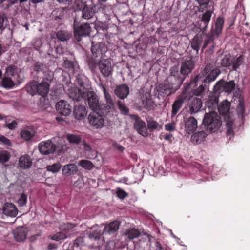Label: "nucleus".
<instances>
[{
    "label": "nucleus",
    "instance_id": "1",
    "mask_svg": "<svg viewBox=\"0 0 250 250\" xmlns=\"http://www.w3.org/2000/svg\"><path fill=\"white\" fill-rule=\"evenodd\" d=\"M99 86L104 93L105 103L100 102V98L93 91H89L86 94V103L93 111H98L104 116L115 110V104L111 95L105 86L101 83Z\"/></svg>",
    "mask_w": 250,
    "mask_h": 250
},
{
    "label": "nucleus",
    "instance_id": "2",
    "mask_svg": "<svg viewBox=\"0 0 250 250\" xmlns=\"http://www.w3.org/2000/svg\"><path fill=\"white\" fill-rule=\"evenodd\" d=\"M220 73V69L218 68L213 69V66L211 63L207 64L204 69L199 74L195 76L189 83L193 87H195L197 86L200 82L203 83L195 90V94L197 95H200L206 89L209 91L210 84L216 79Z\"/></svg>",
    "mask_w": 250,
    "mask_h": 250
},
{
    "label": "nucleus",
    "instance_id": "3",
    "mask_svg": "<svg viewBox=\"0 0 250 250\" xmlns=\"http://www.w3.org/2000/svg\"><path fill=\"white\" fill-rule=\"evenodd\" d=\"M50 84L48 83L42 82L39 83L36 81H32L27 84L25 87L28 93L34 96L39 95L42 96L40 99V104L43 106L47 105L48 99L46 98L49 91Z\"/></svg>",
    "mask_w": 250,
    "mask_h": 250
},
{
    "label": "nucleus",
    "instance_id": "4",
    "mask_svg": "<svg viewBox=\"0 0 250 250\" xmlns=\"http://www.w3.org/2000/svg\"><path fill=\"white\" fill-rule=\"evenodd\" d=\"M203 124L205 126L207 131L209 133L216 132L222 125L220 116L214 111L206 113L203 121Z\"/></svg>",
    "mask_w": 250,
    "mask_h": 250
},
{
    "label": "nucleus",
    "instance_id": "5",
    "mask_svg": "<svg viewBox=\"0 0 250 250\" xmlns=\"http://www.w3.org/2000/svg\"><path fill=\"white\" fill-rule=\"evenodd\" d=\"M74 35L77 42L81 41L82 37L89 36L91 32V27L89 23H80L76 19L74 21Z\"/></svg>",
    "mask_w": 250,
    "mask_h": 250
},
{
    "label": "nucleus",
    "instance_id": "6",
    "mask_svg": "<svg viewBox=\"0 0 250 250\" xmlns=\"http://www.w3.org/2000/svg\"><path fill=\"white\" fill-rule=\"evenodd\" d=\"M183 83L181 80L167 76L164 83L163 92L167 96L173 94L180 88Z\"/></svg>",
    "mask_w": 250,
    "mask_h": 250
},
{
    "label": "nucleus",
    "instance_id": "7",
    "mask_svg": "<svg viewBox=\"0 0 250 250\" xmlns=\"http://www.w3.org/2000/svg\"><path fill=\"white\" fill-rule=\"evenodd\" d=\"M196 57L189 56L184 60L181 63L179 69L181 73L186 78L189 74L191 73L196 66Z\"/></svg>",
    "mask_w": 250,
    "mask_h": 250
},
{
    "label": "nucleus",
    "instance_id": "8",
    "mask_svg": "<svg viewBox=\"0 0 250 250\" xmlns=\"http://www.w3.org/2000/svg\"><path fill=\"white\" fill-rule=\"evenodd\" d=\"M103 116L102 114L98 111H93L90 113L88 117V120L90 125L96 129L102 128L104 125Z\"/></svg>",
    "mask_w": 250,
    "mask_h": 250
},
{
    "label": "nucleus",
    "instance_id": "9",
    "mask_svg": "<svg viewBox=\"0 0 250 250\" xmlns=\"http://www.w3.org/2000/svg\"><path fill=\"white\" fill-rule=\"evenodd\" d=\"M98 66L101 73L104 77L107 78L112 75L113 68L109 59H101L98 63Z\"/></svg>",
    "mask_w": 250,
    "mask_h": 250
},
{
    "label": "nucleus",
    "instance_id": "10",
    "mask_svg": "<svg viewBox=\"0 0 250 250\" xmlns=\"http://www.w3.org/2000/svg\"><path fill=\"white\" fill-rule=\"evenodd\" d=\"M58 146L53 143L52 140L42 141L39 144V150L42 155H49L54 153Z\"/></svg>",
    "mask_w": 250,
    "mask_h": 250
},
{
    "label": "nucleus",
    "instance_id": "11",
    "mask_svg": "<svg viewBox=\"0 0 250 250\" xmlns=\"http://www.w3.org/2000/svg\"><path fill=\"white\" fill-rule=\"evenodd\" d=\"M138 104L139 107L142 109L152 110L154 107V102L150 94L146 92L142 93Z\"/></svg>",
    "mask_w": 250,
    "mask_h": 250
},
{
    "label": "nucleus",
    "instance_id": "12",
    "mask_svg": "<svg viewBox=\"0 0 250 250\" xmlns=\"http://www.w3.org/2000/svg\"><path fill=\"white\" fill-rule=\"evenodd\" d=\"M130 117L135 120L134 126L138 133L143 136H147L148 133L147 131L145 122L137 115H131Z\"/></svg>",
    "mask_w": 250,
    "mask_h": 250
},
{
    "label": "nucleus",
    "instance_id": "13",
    "mask_svg": "<svg viewBox=\"0 0 250 250\" xmlns=\"http://www.w3.org/2000/svg\"><path fill=\"white\" fill-rule=\"evenodd\" d=\"M213 11L207 10L202 16L201 19L197 22V26L202 32H206L210 21Z\"/></svg>",
    "mask_w": 250,
    "mask_h": 250
},
{
    "label": "nucleus",
    "instance_id": "14",
    "mask_svg": "<svg viewBox=\"0 0 250 250\" xmlns=\"http://www.w3.org/2000/svg\"><path fill=\"white\" fill-rule=\"evenodd\" d=\"M230 102L227 100H224L221 102L217 107L219 113L224 116L225 120L233 119L230 112Z\"/></svg>",
    "mask_w": 250,
    "mask_h": 250
},
{
    "label": "nucleus",
    "instance_id": "15",
    "mask_svg": "<svg viewBox=\"0 0 250 250\" xmlns=\"http://www.w3.org/2000/svg\"><path fill=\"white\" fill-rule=\"evenodd\" d=\"M202 104L201 99L199 98L190 99L188 104L189 113L192 115L198 112L202 107Z\"/></svg>",
    "mask_w": 250,
    "mask_h": 250
},
{
    "label": "nucleus",
    "instance_id": "16",
    "mask_svg": "<svg viewBox=\"0 0 250 250\" xmlns=\"http://www.w3.org/2000/svg\"><path fill=\"white\" fill-rule=\"evenodd\" d=\"M107 50V47L104 43L101 42H92L91 51L93 57H98L102 56V54L105 53Z\"/></svg>",
    "mask_w": 250,
    "mask_h": 250
},
{
    "label": "nucleus",
    "instance_id": "17",
    "mask_svg": "<svg viewBox=\"0 0 250 250\" xmlns=\"http://www.w3.org/2000/svg\"><path fill=\"white\" fill-rule=\"evenodd\" d=\"M56 107L57 111L64 116H68L71 112L72 106L64 100L59 101L56 105Z\"/></svg>",
    "mask_w": 250,
    "mask_h": 250
},
{
    "label": "nucleus",
    "instance_id": "18",
    "mask_svg": "<svg viewBox=\"0 0 250 250\" xmlns=\"http://www.w3.org/2000/svg\"><path fill=\"white\" fill-rule=\"evenodd\" d=\"M204 35V32H202L200 34H197L190 42L191 48L196 51V54L197 55L199 54L200 48L202 42H203Z\"/></svg>",
    "mask_w": 250,
    "mask_h": 250
},
{
    "label": "nucleus",
    "instance_id": "19",
    "mask_svg": "<svg viewBox=\"0 0 250 250\" xmlns=\"http://www.w3.org/2000/svg\"><path fill=\"white\" fill-rule=\"evenodd\" d=\"M3 213L11 217H15L18 214V209L15 205L11 203H5L2 208Z\"/></svg>",
    "mask_w": 250,
    "mask_h": 250
},
{
    "label": "nucleus",
    "instance_id": "20",
    "mask_svg": "<svg viewBox=\"0 0 250 250\" xmlns=\"http://www.w3.org/2000/svg\"><path fill=\"white\" fill-rule=\"evenodd\" d=\"M185 128L188 134L195 131L197 128V121L192 116H190L185 120Z\"/></svg>",
    "mask_w": 250,
    "mask_h": 250
},
{
    "label": "nucleus",
    "instance_id": "21",
    "mask_svg": "<svg viewBox=\"0 0 250 250\" xmlns=\"http://www.w3.org/2000/svg\"><path fill=\"white\" fill-rule=\"evenodd\" d=\"M129 93V87L125 84L119 85L114 89L115 94L120 99H124Z\"/></svg>",
    "mask_w": 250,
    "mask_h": 250
},
{
    "label": "nucleus",
    "instance_id": "22",
    "mask_svg": "<svg viewBox=\"0 0 250 250\" xmlns=\"http://www.w3.org/2000/svg\"><path fill=\"white\" fill-rule=\"evenodd\" d=\"M87 114V111L84 105L78 104L74 106L73 115L76 119L81 120L84 118Z\"/></svg>",
    "mask_w": 250,
    "mask_h": 250
},
{
    "label": "nucleus",
    "instance_id": "23",
    "mask_svg": "<svg viewBox=\"0 0 250 250\" xmlns=\"http://www.w3.org/2000/svg\"><path fill=\"white\" fill-rule=\"evenodd\" d=\"M120 226V223L119 221L117 220L113 221L104 227L102 233L103 234H114L118 231Z\"/></svg>",
    "mask_w": 250,
    "mask_h": 250
},
{
    "label": "nucleus",
    "instance_id": "24",
    "mask_svg": "<svg viewBox=\"0 0 250 250\" xmlns=\"http://www.w3.org/2000/svg\"><path fill=\"white\" fill-rule=\"evenodd\" d=\"M68 95L73 101H80L85 96V93L79 88L74 87L69 90Z\"/></svg>",
    "mask_w": 250,
    "mask_h": 250
},
{
    "label": "nucleus",
    "instance_id": "25",
    "mask_svg": "<svg viewBox=\"0 0 250 250\" xmlns=\"http://www.w3.org/2000/svg\"><path fill=\"white\" fill-rule=\"evenodd\" d=\"M204 38L203 39L204 43L202 48V51L207 48L208 45L209 43H212L211 48H210L209 51H213L214 48V40H215V35L214 34L213 32H210L208 34H206L205 32H204Z\"/></svg>",
    "mask_w": 250,
    "mask_h": 250
},
{
    "label": "nucleus",
    "instance_id": "26",
    "mask_svg": "<svg viewBox=\"0 0 250 250\" xmlns=\"http://www.w3.org/2000/svg\"><path fill=\"white\" fill-rule=\"evenodd\" d=\"M13 233L15 240L17 241L21 242L26 238L27 230L24 227H18L14 230Z\"/></svg>",
    "mask_w": 250,
    "mask_h": 250
},
{
    "label": "nucleus",
    "instance_id": "27",
    "mask_svg": "<svg viewBox=\"0 0 250 250\" xmlns=\"http://www.w3.org/2000/svg\"><path fill=\"white\" fill-rule=\"evenodd\" d=\"M172 78L184 81L186 78L182 75L178 65H174L169 69V74L168 76Z\"/></svg>",
    "mask_w": 250,
    "mask_h": 250
},
{
    "label": "nucleus",
    "instance_id": "28",
    "mask_svg": "<svg viewBox=\"0 0 250 250\" xmlns=\"http://www.w3.org/2000/svg\"><path fill=\"white\" fill-rule=\"evenodd\" d=\"M185 100V97L180 96L179 97L178 99L174 102L172 106V117L175 116L180 110L183 106Z\"/></svg>",
    "mask_w": 250,
    "mask_h": 250
},
{
    "label": "nucleus",
    "instance_id": "29",
    "mask_svg": "<svg viewBox=\"0 0 250 250\" xmlns=\"http://www.w3.org/2000/svg\"><path fill=\"white\" fill-rule=\"evenodd\" d=\"M207 135V133L204 130L198 131L192 135L191 141L194 144H200L205 140Z\"/></svg>",
    "mask_w": 250,
    "mask_h": 250
},
{
    "label": "nucleus",
    "instance_id": "30",
    "mask_svg": "<svg viewBox=\"0 0 250 250\" xmlns=\"http://www.w3.org/2000/svg\"><path fill=\"white\" fill-rule=\"evenodd\" d=\"M147 128L150 131L154 130H160L162 128V125L154 120V118L151 116L146 117Z\"/></svg>",
    "mask_w": 250,
    "mask_h": 250
},
{
    "label": "nucleus",
    "instance_id": "31",
    "mask_svg": "<svg viewBox=\"0 0 250 250\" xmlns=\"http://www.w3.org/2000/svg\"><path fill=\"white\" fill-rule=\"evenodd\" d=\"M218 102L219 96L213 93L209 95L207 104L209 108L215 109L219 105Z\"/></svg>",
    "mask_w": 250,
    "mask_h": 250
},
{
    "label": "nucleus",
    "instance_id": "32",
    "mask_svg": "<svg viewBox=\"0 0 250 250\" xmlns=\"http://www.w3.org/2000/svg\"><path fill=\"white\" fill-rule=\"evenodd\" d=\"M32 164L29 156L27 155L21 156L19 160V165L20 167L23 169L30 168Z\"/></svg>",
    "mask_w": 250,
    "mask_h": 250
},
{
    "label": "nucleus",
    "instance_id": "33",
    "mask_svg": "<svg viewBox=\"0 0 250 250\" xmlns=\"http://www.w3.org/2000/svg\"><path fill=\"white\" fill-rule=\"evenodd\" d=\"M78 168L77 166L73 164L65 165L62 169V173L64 175H74L77 173Z\"/></svg>",
    "mask_w": 250,
    "mask_h": 250
},
{
    "label": "nucleus",
    "instance_id": "34",
    "mask_svg": "<svg viewBox=\"0 0 250 250\" xmlns=\"http://www.w3.org/2000/svg\"><path fill=\"white\" fill-rule=\"evenodd\" d=\"M224 24V19L223 17L219 16L216 21L215 23L214 30L212 29L211 32H213L214 34L217 36L219 35L222 31L223 25Z\"/></svg>",
    "mask_w": 250,
    "mask_h": 250
},
{
    "label": "nucleus",
    "instance_id": "35",
    "mask_svg": "<svg viewBox=\"0 0 250 250\" xmlns=\"http://www.w3.org/2000/svg\"><path fill=\"white\" fill-rule=\"evenodd\" d=\"M94 15V11L93 8L87 5H84L82 10V18L86 20H89L92 18Z\"/></svg>",
    "mask_w": 250,
    "mask_h": 250
},
{
    "label": "nucleus",
    "instance_id": "36",
    "mask_svg": "<svg viewBox=\"0 0 250 250\" xmlns=\"http://www.w3.org/2000/svg\"><path fill=\"white\" fill-rule=\"evenodd\" d=\"M70 32L67 30H60L56 33V37L58 40L62 42L68 41L71 37Z\"/></svg>",
    "mask_w": 250,
    "mask_h": 250
},
{
    "label": "nucleus",
    "instance_id": "37",
    "mask_svg": "<svg viewBox=\"0 0 250 250\" xmlns=\"http://www.w3.org/2000/svg\"><path fill=\"white\" fill-rule=\"evenodd\" d=\"M75 82L81 87H85L88 83L87 78L82 74H77L75 76Z\"/></svg>",
    "mask_w": 250,
    "mask_h": 250
},
{
    "label": "nucleus",
    "instance_id": "38",
    "mask_svg": "<svg viewBox=\"0 0 250 250\" xmlns=\"http://www.w3.org/2000/svg\"><path fill=\"white\" fill-rule=\"evenodd\" d=\"M48 69L46 64L39 62H37L33 67V70L39 76L42 75Z\"/></svg>",
    "mask_w": 250,
    "mask_h": 250
},
{
    "label": "nucleus",
    "instance_id": "39",
    "mask_svg": "<svg viewBox=\"0 0 250 250\" xmlns=\"http://www.w3.org/2000/svg\"><path fill=\"white\" fill-rule=\"evenodd\" d=\"M213 93L219 96L220 94L225 92L224 80L222 79L218 81L213 86Z\"/></svg>",
    "mask_w": 250,
    "mask_h": 250
},
{
    "label": "nucleus",
    "instance_id": "40",
    "mask_svg": "<svg viewBox=\"0 0 250 250\" xmlns=\"http://www.w3.org/2000/svg\"><path fill=\"white\" fill-rule=\"evenodd\" d=\"M226 121L227 127V136H229V139L234 135V132L233 130V119H229L225 120Z\"/></svg>",
    "mask_w": 250,
    "mask_h": 250
},
{
    "label": "nucleus",
    "instance_id": "41",
    "mask_svg": "<svg viewBox=\"0 0 250 250\" xmlns=\"http://www.w3.org/2000/svg\"><path fill=\"white\" fill-rule=\"evenodd\" d=\"M235 83L234 80L226 82L224 80L225 92L229 93L235 88Z\"/></svg>",
    "mask_w": 250,
    "mask_h": 250
},
{
    "label": "nucleus",
    "instance_id": "42",
    "mask_svg": "<svg viewBox=\"0 0 250 250\" xmlns=\"http://www.w3.org/2000/svg\"><path fill=\"white\" fill-rule=\"evenodd\" d=\"M245 108L243 101H241L237 107V113L239 118L243 120L245 118Z\"/></svg>",
    "mask_w": 250,
    "mask_h": 250
},
{
    "label": "nucleus",
    "instance_id": "43",
    "mask_svg": "<svg viewBox=\"0 0 250 250\" xmlns=\"http://www.w3.org/2000/svg\"><path fill=\"white\" fill-rule=\"evenodd\" d=\"M21 136L22 138L26 141L31 140L34 136L35 133L33 131L24 129L21 132Z\"/></svg>",
    "mask_w": 250,
    "mask_h": 250
},
{
    "label": "nucleus",
    "instance_id": "44",
    "mask_svg": "<svg viewBox=\"0 0 250 250\" xmlns=\"http://www.w3.org/2000/svg\"><path fill=\"white\" fill-rule=\"evenodd\" d=\"M243 62V55H240L233 61H232L231 65L233 70H236Z\"/></svg>",
    "mask_w": 250,
    "mask_h": 250
},
{
    "label": "nucleus",
    "instance_id": "45",
    "mask_svg": "<svg viewBox=\"0 0 250 250\" xmlns=\"http://www.w3.org/2000/svg\"><path fill=\"white\" fill-rule=\"evenodd\" d=\"M2 84L4 87L11 88L14 85V83L11 77L4 76L2 79Z\"/></svg>",
    "mask_w": 250,
    "mask_h": 250
},
{
    "label": "nucleus",
    "instance_id": "46",
    "mask_svg": "<svg viewBox=\"0 0 250 250\" xmlns=\"http://www.w3.org/2000/svg\"><path fill=\"white\" fill-rule=\"evenodd\" d=\"M79 165L87 170H91L94 167L93 164L91 161L87 160H81L79 161Z\"/></svg>",
    "mask_w": 250,
    "mask_h": 250
},
{
    "label": "nucleus",
    "instance_id": "47",
    "mask_svg": "<svg viewBox=\"0 0 250 250\" xmlns=\"http://www.w3.org/2000/svg\"><path fill=\"white\" fill-rule=\"evenodd\" d=\"M42 77V81L48 83V84H50L51 81L53 79V75L51 72L48 71V69L46 70L44 73L41 76H38V77Z\"/></svg>",
    "mask_w": 250,
    "mask_h": 250
},
{
    "label": "nucleus",
    "instance_id": "48",
    "mask_svg": "<svg viewBox=\"0 0 250 250\" xmlns=\"http://www.w3.org/2000/svg\"><path fill=\"white\" fill-rule=\"evenodd\" d=\"M67 139L70 143L75 144H79L82 140L79 136L74 134H68Z\"/></svg>",
    "mask_w": 250,
    "mask_h": 250
},
{
    "label": "nucleus",
    "instance_id": "49",
    "mask_svg": "<svg viewBox=\"0 0 250 250\" xmlns=\"http://www.w3.org/2000/svg\"><path fill=\"white\" fill-rule=\"evenodd\" d=\"M118 108L121 113L124 115H127L129 113V109L121 101L117 102Z\"/></svg>",
    "mask_w": 250,
    "mask_h": 250
},
{
    "label": "nucleus",
    "instance_id": "50",
    "mask_svg": "<svg viewBox=\"0 0 250 250\" xmlns=\"http://www.w3.org/2000/svg\"><path fill=\"white\" fill-rule=\"evenodd\" d=\"M140 234L139 231L135 229L129 230L126 233V235H127L128 238L130 240L137 238L139 236Z\"/></svg>",
    "mask_w": 250,
    "mask_h": 250
},
{
    "label": "nucleus",
    "instance_id": "51",
    "mask_svg": "<svg viewBox=\"0 0 250 250\" xmlns=\"http://www.w3.org/2000/svg\"><path fill=\"white\" fill-rule=\"evenodd\" d=\"M61 168V165L60 163L54 164L52 165L47 166L46 169L48 171L52 172L53 173L58 172Z\"/></svg>",
    "mask_w": 250,
    "mask_h": 250
},
{
    "label": "nucleus",
    "instance_id": "52",
    "mask_svg": "<svg viewBox=\"0 0 250 250\" xmlns=\"http://www.w3.org/2000/svg\"><path fill=\"white\" fill-rule=\"evenodd\" d=\"M10 158V154L7 151L0 152V162L4 163L8 162Z\"/></svg>",
    "mask_w": 250,
    "mask_h": 250
},
{
    "label": "nucleus",
    "instance_id": "53",
    "mask_svg": "<svg viewBox=\"0 0 250 250\" xmlns=\"http://www.w3.org/2000/svg\"><path fill=\"white\" fill-rule=\"evenodd\" d=\"M64 9L62 8H56L52 13V14L55 17V19H62L64 16Z\"/></svg>",
    "mask_w": 250,
    "mask_h": 250
},
{
    "label": "nucleus",
    "instance_id": "54",
    "mask_svg": "<svg viewBox=\"0 0 250 250\" xmlns=\"http://www.w3.org/2000/svg\"><path fill=\"white\" fill-rule=\"evenodd\" d=\"M16 67L15 65L9 66L6 70L5 76L9 77L13 76L16 74Z\"/></svg>",
    "mask_w": 250,
    "mask_h": 250
},
{
    "label": "nucleus",
    "instance_id": "55",
    "mask_svg": "<svg viewBox=\"0 0 250 250\" xmlns=\"http://www.w3.org/2000/svg\"><path fill=\"white\" fill-rule=\"evenodd\" d=\"M116 194V196L121 200H124L128 196V194L120 188H117Z\"/></svg>",
    "mask_w": 250,
    "mask_h": 250
},
{
    "label": "nucleus",
    "instance_id": "56",
    "mask_svg": "<svg viewBox=\"0 0 250 250\" xmlns=\"http://www.w3.org/2000/svg\"><path fill=\"white\" fill-rule=\"evenodd\" d=\"M7 17L4 13H0V29H4L6 25Z\"/></svg>",
    "mask_w": 250,
    "mask_h": 250
},
{
    "label": "nucleus",
    "instance_id": "57",
    "mask_svg": "<svg viewBox=\"0 0 250 250\" xmlns=\"http://www.w3.org/2000/svg\"><path fill=\"white\" fill-rule=\"evenodd\" d=\"M102 235L101 231L100 229H95L90 232L89 236L90 239L97 240L100 238Z\"/></svg>",
    "mask_w": 250,
    "mask_h": 250
},
{
    "label": "nucleus",
    "instance_id": "58",
    "mask_svg": "<svg viewBox=\"0 0 250 250\" xmlns=\"http://www.w3.org/2000/svg\"><path fill=\"white\" fill-rule=\"evenodd\" d=\"M27 201V196L24 193H22L18 199L17 203L19 206L23 207L26 204Z\"/></svg>",
    "mask_w": 250,
    "mask_h": 250
},
{
    "label": "nucleus",
    "instance_id": "59",
    "mask_svg": "<svg viewBox=\"0 0 250 250\" xmlns=\"http://www.w3.org/2000/svg\"><path fill=\"white\" fill-rule=\"evenodd\" d=\"M67 238L65 234L63 232H59L51 237V239L55 241H59L60 240L64 239Z\"/></svg>",
    "mask_w": 250,
    "mask_h": 250
},
{
    "label": "nucleus",
    "instance_id": "60",
    "mask_svg": "<svg viewBox=\"0 0 250 250\" xmlns=\"http://www.w3.org/2000/svg\"><path fill=\"white\" fill-rule=\"evenodd\" d=\"M75 225L70 223L64 224L61 226V229L62 231L67 233L69 230L75 227Z\"/></svg>",
    "mask_w": 250,
    "mask_h": 250
},
{
    "label": "nucleus",
    "instance_id": "61",
    "mask_svg": "<svg viewBox=\"0 0 250 250\" xmlns=\"http://www.w3.org/2000/svg\"><path fill=\"white\" fill-rule=\"evenodd\" d=\"M232 60L229 57L225 56L222 59L221 61V65L223 67H229L231 66Z\"/></svg>",
    "mask_w": 250,
    "mask_h": 250
},
{
    "label": "nucleus",
    "instance_id": "62",
    "mask_svg": "<svg viewBox=\"0 0 250 250\" xmlns=\"http://www.w3.org/2000/svg\"><path fill=\"white\" fill-rule=\"evenodd\" d=\"M88 65L91 71H94L96 67L98 66V63L96 61L91 59L88 61Z\"/></svg>",
    "mask_w": 250,
    "mask_h": 250
},
{
    "label": "nucleus",
    "instance_id": "63",
    "mask_svg": "<svg viewBox=\"0 0 250 250\" xmlns=\"http://www.w3.org/2000/svg\"><path fill=\"white\" fill-rule=\"evenodd\" d=\"M83 242V237H80L77 238L74 242L72 248L74 249L75 247H79L80 246L82 245Z\"/></svg>",
    "mask_w": 250,
    "mask_h": 250
},
{
    "label": "nucleus",
    "instance_id": "64",
    "mask_svg": "<svg viewBox=\"0 0 250 250\" xmlns=\"http://www.w3.org/2000/svg\"><path fill=\"white\" fill-rule=\"evenodd\" d=\"M0 141L3 143V144L7 146H11V143L10 140L4 136H0Z\"/></svg>",
    "mask_w": 250,
    "mask_h": 250
}]
</instances>
